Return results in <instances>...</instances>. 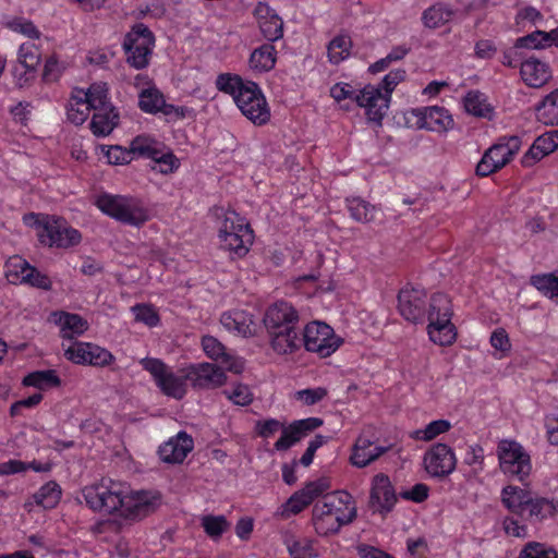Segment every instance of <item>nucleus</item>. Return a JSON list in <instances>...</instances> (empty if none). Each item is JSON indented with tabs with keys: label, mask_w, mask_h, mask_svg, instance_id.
<instances>
[{
	"label": "nucleus",
	"mask_w": 558,
	"mask_h": 558,
	"mask_svg": "<svg viewBox=\"0 0 558 558\" xmlns=\"http://www.w3.org/2000/svg\"><path fill=\"white\" fill-rule=\"evenodd\" d=\"M426 292L416 288H404L398 294L400 315L413 324L428 320L429 339L439 345H450L457 337L456 327L451 323L453 310L451 300L444 293H435L426 310Z\"/></svg>",
	"instance_id": "f257e3e1"
},
{
	"label": "nucleus",
	"mask_w": 558,
	"mask_h": 558,
	"mask_svg": "<svg viewBox=\"0 0 558 558\" xmlns=\"http://www.w3.org/2000/svg\"><path fill=\"white\" fill-rule=\"evenodd\" d=\"M501 501L512 514L521 519L519 521L513 517H507L504 520L505 532L514 537L527 535V527L523 522L536 524L553 517L557 510L553 500L534 496L531 490L513 485L502 488Z\"/></svg>",
	"instance_id": "f03ea898"
},
{
	"label": "nucleus",
	"mask_w": 558,
	"mask_h": 558,
	"mask_svg": "<svg viewBox=\"0 0 558 558\" xmlns=\"http://www.w3.org/2000/svg\"><path fill=\"white\" fill-rule=\"evenodd\" d=\"M300 316L292 304L279 301L270 305L263 318L270 345L278 354H291L301 348Z\"/></svg>",
	"instance_id": "7ed1b4c3"
},
{
	"label": "nucleus",
	"mask_w": 558,
	"mask_h": 558,
	"mask_svg": "<svg viewBox=\"0 0 558 558\" xmlns=\"http://www.w3.org/2000/svg\"><path fill=\"white\" fill-rule=\"evenodd\" d=\"M407 72L403 69L390 71L384 76L380 85H366L355 96V101L360 107L366 109L369 121L380 123L389 107L391 93L396 86L403 82Z\"/></svg>",
	"instance_id": "20e7f679"
},
{
	"label": "nucleus",
	"mask_w": 558,
	"mask_h": 558,
	"mask_svg": "<svg viewBox=\"0 0 558 558\" xmlns=\"http://www.w3.org/2000/svg\"><path fill=\"white\" fill-rule=\"evenodd\" d=\"M23 221L26 226L35 228L41 244H78L82 235L78 230L74 229L69 222L60 216L48 214L29 213L24 215Z\"/></svg>",
	"instance_id": "39448f33"
},
{
	"label": "nucleus",
	"mask_w": 558,
	"mask_h": 558,
	"mask_svg": "<svg viewBox=\"0 0 558 558\" xmlns=\"http://www.w3.org/2000/svg\"><path fill=\"white\" fill-rule=\"evenodd\" d=\"M125 492V484L112 480H101L99 483L85 486L82 489V495L92 510L111 514L120 512Z\"/></svg>",
	"instance_id": "423d86ee"
},
{
	"label": "nucleus",
	"mask_w": 558,
	"mask_h": 558,
	"mask_svg": "<svg viewBox=\"0 0 558 558\" xmlns=\"http://www.w3.org/2000/svg\"><path fill=\"white\" fill-rule=\"evenodd\" d=\"M96 204L104 214L122 223L140 226L148 219L147 211L134 198L104 194L97 198Z\"/></svg>",
	"instance_id": "0eeeda50"
},
{
	"label": "nucleus",
	"mask_w": 558,
	"mask_h": 558,
	"mask_svg": "<svg viewBox=\"0 0 558 558\" xmlns=\"http://www.w3.org/2000/svg\"><path fill=\"white\" fill-rule=\"evenodd\" d=\"M211 214L217 220H221L218 232V238L221 242L254 243L255 235L251 225L238 213L221 206H215L211 209Z\"/></svg>",
	"instance_id": "6e6552de"
},
{
	"label": "nucleus",
	"mask_w": 558,
	"mask_h": 558,
	"mask_svg": "<svg viewBox=\"0 0 558 558\" xmlns=\"http://www.w3.org/2000/svg\"><path fill=\"white\" fill-rule=\"evenodd\" d=\"M301 345L310 351L317 353L320 357L330 356L342 343L333 329L322 322L308 323L302 332Z\"/></svg>",
	"instance_id": "1a4fd4ad"
},
{
	"label": "nucleus",
	"mask_w": 558,
	"mask_h": 558,
	"mask_svg": "<svg viewBox=\"0 0 558 558\" xmlns=\"http://www.w3.org/2000/svg\"><path fill=\"white\" fill-rule=\"evenodd\" d=\"M234 101L243 116L254 124L263 125L269 121L270 111L267 101L256 83L246 81Z\"/></svg>",
	"instance_id": "9d476101"
},
{
	"label": "nucleus",
	"mask_w": 558,
	"mask_h": 558,
	"mask_svg": "<svg viewBox=\"0 0 558 558\" xmlns=\"http://www.w3.org/2000/svg\"><path fill=\"white\" fill-rule=\"evenodd\" d=\"M500 469L505 474L515 476L523 481L531 473L530 456L523 447L514 441L504 439L497 447Z\"/></svg>",
	"instance_id": "9b49d317"
},
{
	"label": "nucleus",
	"mask_w": 558,
	"mask_h": 558,
	"mask_svg": "<svg viewBox=\"0 0 558 558\" xmlns=\"http://www.w3.org/2000/svg\"><path fill=\"white\" fill-rule=\"evenodd\" d=\"M159 506V493L150 490L132 492L126 486L123 505L120 508V515L129 520H141L156 511Z\"/></svg>",
	"instance_id": "f8f14e48"
},
{
	"label": "nucleus",
	"mask_w": 558,
	"mask_h": 558,
	"mask_svg": "<svg viewBox=\"0 0 558 558\" xmlns=\"http://www.w3.org/2000/svg\"><path fill=\"white\" fill-rule=\"evenodd\" d=\"M65 357L82 365L106 366L113 361V355L106 349L89 342L76 341L64 349Z\"/></svg>",
	"instance_id": "ddd939ff"
},
{
	"label": "nucleus",
	"mask_w": 558,
	"mask_h": 558,
	"mask_svg": "<svg viewBox=\"0 0 558 558\" xmlns=\"http://www.w3.org/2000/svg\"><path fill=\"white\" fill-rule=\"evenodd\" d=\"M424 466L433 477L442 478L456 470L457 459L452 449L442 442L434 445L424 454Z\"/></svg>",
	"instance_id": "4468645a"
},
{
	"label": "nucleus",
	"mask_w": 558,
	"mask_h": 558,
	"mask_svg": "<svg viewBox=\"0 0 558 558\" xmlns=\"http://www.w3.org/2000/svg\"><path fill=\"white\" fill-rule=\"evenodd\" d=\"M319 417H307L293 421L289 426L282 427L280 438L275 442L274 448L277 451H286L306 437L310 433L323 425Z\"/></svg>",
	"instance_id": "2eb2a0df"
},
{
	"label": "nucleus",
	"mask_w": 558,
	"mask_h": 558,
	"mask_svg": "<svg viewBox=\"0 0 558 558\" xmlns=\"http://www.w3.org/2000/svg\"><path fill=\"white\" fill-rule=\"evenodd\" d=\"M185 378L196 388H215L222 386L227 376L221 367L211 363H198L187 368Z\"/></svg>",
	"instance_id": "dca6fc26"
},
{
	"label": "nucleus",
	"mask_w": 558,
	"mask_h": 558,
	"mask_svg": "<svg viewBox=\"0 0 558 558\" xmlns=\"http://www.w3.org/2000/svg\"><path fill=\"white\" fill-rule=\"evenodd\" d=\"M397 502L395 488L386 474L379 473L373 477L369 504L380 513H388Z\"/></svg>",
	"instance_id": "f3484780"
},
{
	"label": "nucleus",
	"mask_w": 558,
	"mask_h": 558,
	"mask_svg": "<svg viewBox=\"0 0 558 558\" xmlns=\"http://www.w3.org/2000/svg\"><path fill=\"white\" fill-rule=\"evenodd\" d=\"M194 440L186 432H179L174 437L163 442L158 453L160 459L166 463H181L186 456L193 450Z\"/></svg>",
	"instance_id": "a211bd4d"
},
{
	"label": "nucleus",
	"mask_w": 558,
	"mask_h": 558,
	"mask_svg": "<svg viewBox=\"0 0 558 558\" xmlns=\"http://www.w3.org/2000/svg\"><path fill=\"white\" fill-rule=\"evenodd\" d=\"M12 265L21 268V276L19 277L16 272L8 274L10 283H27L41 290H51L52 283L49 277L31 266L25 259L14 256Z\"/></svg>",
	"instance_id": "6ab92c4d"
},
{
	"label": "nucleus",
	"mask_w": 558,
	"mask_h": 558,
	"mask_svg": "<svg viewBox=\"0 0 558 558\" xmlns=\"http://www.w3.org/2000/svg\"><path fill=\"white\" fill-rule=\"evenodd\" d=\"M202 347L209 359L220 361L227 371L240 374L244 369L243 361L227 352L225 345L215 337L204 336Z\"/></svg>",
	"instance_id": "aec40b11"
},
{
	"label": "nucleus",
	"mask_w": 558,
	"mask_h": 558,
	"mask_svg": "<svg viewBox=\"0 0 558 558\" xmlns=\"http://www.w3.org/2000/svg\"><path fill=\"white\" fill-rule=\"evenodd\" d=\"M263 36L269 41H276L283 35V22L266 3L259 2L254 9Z\"/></svg>",
	"instance_id": "412c9836"
},
{
	"label": "nucleus",
	"mask_w": 558,
	"mask_h": 558,
	"mask_svg": "<svg viewBox=\"0 0 558 558\" xmlns=\"http://www.w3.org/2000/svg\"><path fill=\"white\" fill-rule=\"evenodd\" d=\"M412 113L418 118V128L447 131L453 126L452 117L442 107L416 108Z\"/></svg>",
	"instance_id": "4be33fe9"
},
{
	"label": "nucleus",
	"mask_w": 558,
	"mask_h": 558,
	"mask_svg": "<svg viewBox=\"0 0 558 558\" xmlns=\"http://www.w3.org/2000/svg\"><path fill=\"white\" fill-rule=\"evenodd\" d=\"M343 521L339 517H333L327 496L313 508V524L319 535L337 533L343 525Z\"/></svg>",
	"instance_id": "5701e85b"
},
{
	"label": "nucleus",
	"mask_w": 558,
	"mask_h": 558,
	"mask_svg": "<svg viewBox=\"0 0 558 558\" xmlns=\"http://www.w3.org/2000/svg\"><path fill=\"white\" fill-rule=\"evenodd\" d=\"M520 73L522 80L529 86L536 88L542 87L551 77L548 65L534 57L525 58V60L521 62Z\"/></svg>",
	"instance_id": "b1692460"
},
{
	"label": "nucleus",
	"mask_w": 558,
	"mask_h": 558,
	"mask_svg": "<svg viewBox=\"0 0 558 558\" xmlns=\"http://www.w3.org/2000/svg\"><path fill=\"white\" fill-rule=\"evenodd\" d=\"M95 113L90 121V129L96 136H107L119 124V112L113 106H106L94 109Z\"/></svg>",
	"instance_id": "393cba45"
},
{
	"label": "nucleus",
	"mask_w": 558,
	"mask_h": 558,
	"mask_svg": "<svg viewBox=\"0 0 558 558\" xmlns=\"http://www.w3.org/2000/svg\"><path fill=\"white\" fill-rule=\"evenodd\" d=\"M155 45V37L151 31L143 23L135 24L132 29L125 35L123 40L124 50L144 51L153 49Z\"/></svg>",
	"instance_id": "a878e982"
},
{
	"label": "nucleus",
	"mask_w": 558,
	"mask_h": 558,
	"mask_svg": "<svg viewBox=\"0 0 558 558\" xmlns=\"http://www.w3.org/2000/svg\"><path fill=\"white\" fill-rule=\"evenodd\" d=\"M329 507L333 517L343 519V525L351 523L356 518V507L352 502V496L347 492H336L327 495Z\"/></svg>",
	"instance_id": "bb28decb"
},
{
	"label": "nucleus",
	"mask_w": 558,
	"mask_h": 558,
	"mask_svg": "<svg viewBox=\"0 0 558 558\" xmlns=\"http://www.w3.org/2000/svg\"><path fill=\"white\" fill-rule=\"evenodd\" d=\"M220 323L227 330L244 337L252 336L254 332L252 316L243 311L223 313Z\"/></svg>",
	"instance_id": "cd10ccee"
},
{
	"label": "nucleus",
	"mask_w": 558,
	"mask_h": 558,
	"mask_svg": "<svg viewBox=\"0 0 558 558\" xmlns=\"http://www.w3.org/2000/svg\"><path fill=\"white\" fill-rule=\"evenodd\" d=\"M535 110L538 121L546 125H558V88L544 97Z\"/></svg>",
	"instance_id": "c85d7f7f"
},
{
	"label": "nucleus",
	"mask_w": 558,
	"mask_h": 558,
	"mask_svg": "<svg viewBox=\"0 0 558 558\" xmlns=\"http://www.w3.org/2000/svg\"><path fill=\"white\" fill-rule=\"evenodd\" d=\"M347 208L352 219L363 223L375 220L378 213L375 205L361 197L347 198Z\"/></svg>",
	"instance_id": "c756f323"
},
{
	"label": "nucleus",
	"mask_w": 558,
	"mask_h": 558,
	"mask_svg": "<svg viewBox=\"0 0 558 558\" xmlns=\"http://www.w3.org/2000/svg\"><path fill=\"white\" fill-rule=\"evenodd\" d=\"M453 11L444 3H435L427 8L422 14V22L425 27L435 29L448 23Z\"/></svg>",
	"instance_id": "7c9ffc66"
},
{
	"label": "nucleus",
	"mask_w": 558,
	"mask_h": 558,
	"mask_svg": "<svg viewBox=\"0 0 558 558\" xmlns=\"http://www.w3.org/2000/svg\"><path fill=\"white\" fill-rule=\"evenodd\" d=\"M276 63V49L271 44H264L255 49L250 57V65L259 72L270 71Z\"/></svg>",
	"instance_id": "2f4dec72"
},
{
	"label": "nucleus",
	"mask_w": 558,
	"mask_h": 558,
	"mask_svg": "<svg viewBox=\"0 0 558 558\" xmlns=\"http://www.w3.org/2000/svg\"><path fill=\"white\" fill-rule=\"evenodd\" d=\"M186 380L187 378H185V375L177 376L172 372L168 371L156 385L166 396L180 400L186 393Z\"/></svg>",
	"instance_id": "473e14b6"
},
{
	"label": "nucleus",
	"mask_w": 558,
	"mask_h": 558,
	"mask_svg": "<svg viewBox=\"0 0 558 558\" xmlns=\"http://www.w3.org/2000/svg\"><path fill=\"white\" fill-rule=\"evenodd\" d=\"M138 107L146 113H157L165 105V97L162 93L156 87H148L143 89L138 95Z\"/></svg>",
	"instance_id": "72a5a7b5"
},
{
	"label": "nucleus",
	"mask_w": 558,
	"mask_h": 558,
	"mask_svg": "<svg viewBox=\"0 0 558 558\" xmlns=\"http://www.w3.org/2000/svg\"><path fill=\"white\" fill-rule=\"evenodd\" d=\"M464 108L475 117L489 119L493 111L490 105L486 102L484 94L477 90H471L466 94L464 97Z\"/></svg>",
	"instance_id": "f704fd0d"
},
{
	"label": "nucleus",
	"mask_w": 558,
	"mask_h": 558,
	"mask_svg": "<svg viewBox=\"0 0 558 558\" xmlns=\"http://www.w3.org/2000/svg\"><path fill=\"white\" fill-rule=\"evenodd\" d=\"M162 144L146 135L136 136L130 145V149L133 155H138L140 157H146L151 160L156 159V155L159 154V149Z\"/></svg>",
	"instance_id": "c9c22d12"
},
{
	"label": "nucleus",
	"mask_w": 558,
	"mask_h": 558,
	"mask_svg": "<svg viewBox=\"0 0 558 558\" xmlns=\"http://www.w3.org/2000/svg\"><path fill=\"white\" fill-rule=\"evenodd\" d=\"M286 545L291 558L317 557V551L313 546V542L306 537H287Z\"/></svg>",
	"instance_id": "e433bc0d"
},
{
	"label": "nucleus",
	"mask_w": 558,
	"mask_h": 558,
	"mask_svg": "<svg viewBox=\"0 0 558 558\" xmlns=\"http://www.w3.org/2000/svg\"><path fill=\"white\" fill-rule=\"evenodd\" d=\"M61 498L60 486L56 482H48L34 495L35 502L44 509L53 508Z\"/></svg>",
	"instance_id": "4c0bfd02"
},
{
	"label": "nucleus",
	"mask_w": 558,
	"mask_h": 558,
	"mask_svg": "<svg viewBox=\"0 0 558 558\" xmlns=\"http://www.w3.org/2000/svg\"><path fill=\"white\" fill-rule=\"evenodd\" d=\"M61 323V337L63 339H72L74 336L84 333L88 324L77 314H64Z\"/></svg>",
	"instance_id": "58836bf2"
},
{
	"label": "nucleus",
	"mask_w": 558,
	"mask_h": 558,
	"mask_svg": "<svg viewBox=\"0 0 558 558\" xmlns=\"http://www.w3.org/2000/svg\"><path fill=\"white\" fill-rule=\"evenodd\" d=\"M23 385L44 389L47 387L59 386L60 378L57 376L54 371H37L25 376Z\"/></svg>",
	"instance_id": "ea45409f"
},
{
	"label": "nucleus",
	"mask_w": 558,
	"mask_h": 558,
	"mask_svg": "<svg viewBox=\"0 0 558 558\" xmlns=\"http://www.w3.org/2000/svg\"><path fill=\"white\" fill-rule=\"evenodd\" d=\"M352 46V40L349 36H336L328 45L329 61L333 64L340 63L349 57V49Z\"/></svg>",
	"instance_id": "a19ab883"
},
{
	"label": "nucleus",
	"mask_w": 558,
	"mask_h": 558,
	"mask_svg": "<svg viewBox=\"0 0 558 558\" xmlns=\"http://www.w3.org/2000/svg\"><path fill=\"white\" fill-rule=\"evenodd\" d=\"M202 526L210 538L217 539L229 530L230 523L225 515L208 514L202 518Z\"/></svg>",
	"instance_id": "79ce46f5"
},
{
	"label": "nucleus",
	"mask_w": 558,
	"mask_h": 558,
	"mask_svg": "<svg viewBox=\"0 0 558 558\" xmlns=\"http://www.w3.org/2000/svg\"><path fill=\"white\" fill-rule=\"evenodd\" d=\"M451 427V424L447 420H436L428 423L425 428L414 430L411 435L412 438L429 441L436 438L438 435L448 432Z\"/></svg>",
	"instance_id": "37998d69"
},
{
	"label": "nucleus",
	"mask_w": 558,
	"mask_h": 558,
	"mask_svg": "<svg viewBox=\"0 0 558 558\" xmlns=\"http://www.w3.org/2000/svg\"><path fill=\"white\" fill-rule=\"evenodd\" d=\"M531 284L549 298H558V276L553 274L531 277Z\"/></svg>",
	"instance_id": "c03bdc74"
},
{
	"label": "nucleus",
	"mask_w": 558,
	"mask_h": 558,
	"mask_svg": "<svg viewBox=\"0 0 558 558\" xmlns=\"http://www.w3.org/2000/svg\"><path fill=\"white\" fill-rule=\"evenodd\" d=\"M80 93L84 95V99H86L93 110L110 106L107 102L108 88L106 87V84L95 83L92 84L86 92L81 89Z\"/></svg>",
	"instance_id": "a18cd8bd"
},
{
	"label": "nucleus",
	"mask_w": 558,
	"mask_h": 558,
	"mask_svg": "<svg viewBox=\"0 0 558 558\" xmlns=\"http://www.w3.org/2000/svg\"><path fill=\"white\" fill-rule=\"evenodd\" d=\"M93 108L88 105L86 99L76 98L70 100L68 106V119L75 125L83 124Z\"/></svg>",
	"instance_id": "49530a36"
},
{
	"label": "nucleus",
	"mask_w": 558,
	"mask_h": 558,
	"mask_svg": "<svg viewBox=\"0 0 558 558\" xmlns=\"http://www.w3.org/2000/svg\"><path fill=\"white\" fill-rule=\"evenodd\" d=\"M245 83L239 75L222 73L217 76L216 86L220 92L230 94L233 99L238 96V93L245 86Z\"/></svg>",
	"instance_id": "de8ad7c7"
},
{
	"label": "nucleus",
	"mask_w": 558,
	"mask_h": 558,
	"mask_svg": "<svg viewBox=\"0 0 558 558\" xmlns=\"http://www.w3.org/2000/svg\"><path fill=\"white\" fill-rule=\"evenodd\" d=\"M19 61L23 69H27L31 72H36L37 65L40 62L38 48L29 44L21 45L19 50Z\"/></svg>",
	"instance_id": "09e8293b"
},
{
	"label": "nucleus",
	"mask_w": 558,
	"mask_h": 558,
	"mask_svg": "<svg viewBox=\"0 0 558 558\" xmlns=\"http://www.w3.org/2000/svg\"><path fill=\"white\" fill-rule=\"evenodd\" d=\"M547 32L535 31L526 36L520 37L515 40V48H531V49H543L548 47Z\"/></svg>",
	"instance_id": "8fccbe9b"
},
{
	"label": "nucleus",
	"mask_w": 558,
	"mask_h": 558,
	"mask_svg": "<svg viewBox=\"0 0 558 558\" xmlns=\"http://www.w3.org/2000/svg\"><path fill=\"white\" fill-rule=\"evenodd\" d=\"M308 505V500L298 490L282 505L280 514L282 518L288 519L291 515L300 513Z\"/></svg>",
	"instance_id": "3c124183"
},
{
	"label": "nucleus",
	"mask_w": 558,
	"mask_h": 558,
	"mask_svg": "<svg viewBox=\"0 0 558 558\" xmlns=\"http://www.w3.org/2000/svg\"><path fill=\"white\" fill-rule=\"evenodd\" d=\"M223 395L236 405L245 407L253 401V393L248 386L236 384L231 390H225Z\"/></svg>",
	"instance_id": "603ef678"
},
{
	"label": "nucleus",
	"mask_w": 558,
	"mask_h": 558,
	"mask_svg": "<svg viewBox=\"0 0 558 558\" xmlns=\"http://www.w3.org/2000/svg\"><path fill=\"white\" fill-rule=\"evenodd\" d=\"M519 558H557V553L544 544L529 543L520 553Z\"/></svg>",
	"instance_id": "864d4df0"
},
{
	"label": "nucleus",
	"mask_w": 558,
	"mask_h": 558,
	"mask_svg": "<svg viewBox=\"0 0 558 558\" xmlns=\"http://www.w3.org/2000/svg\"><path fill=\"white\" fill-rule=\"evenodd\" d=\"M154 161L160 165V172L163 174L172 173L180 166V160L171 150H165L163 146L159 149V154L156 155Z\"/></svg>",
	"instance_id": "5fc2aeb1"
},
{
	"label": "nucleus",
	"mask_w": 558,
	"mask_h": 558,
	"mask_svg": "<svg viewBox=\"0 0 558 558\" xmlns=\"http://www.w3.org/2000/svg\"><path fill=\"white\" fill-rule=\"evenodd\" d=\"M132 311L137 322H142L149 327L157 326L159 323V316L150 305L137 304L132 307Z\"/></svg>",
	"instance_id": "6e6d98bb"
},
{
	"label": "nucleus",
	"mask_w": 558,
	"mask_h": 558,
	"mask_svg": "<svg viewBox=\"0 0 558 558\" xmlns=\"http://www.w3.org/2000/svg\"><path fill=\"white\" fill-rule=\"evenodd\" d=\"M327 393L328 391L324 387L308 388L296 391L294 398L306 405H313L322 401Z\"/></svg>",
	"instance_id": "4d7b16f0"
},
{
	"label": "nucleus",
	"mask_w": 558,
	"mask_h": 558,
	"mask_svg": "<svg viewBox=\"0 0 558 558\" xmlns=\"http://www.w3.org/2000/svg\"><path fill=\"white\" fill-rule=\"evenodd\" d=\"M534 148L543 153V155H549L558 148V131H550L538 136L534 141Z\"/></svg>",
	"instance_id": "13d9d810"
},
{
	"label": "nucleus",
	"mask_w": 558,
	"mask_h": 558,
	"mask_svg": "<svg viewBox=\"0 0 558 558\" xmlns=\"http://www.w3.org/2000/svg\"><path fill=\"white\" fill-rule=\"evenodd\" d=\"M142 367L147 371L157 384L169 371L168 366L159 359L144 357L140 361Z\"/></svg>",
	"instance_id": "bf43d9fd"
},
{
	"label": "nucleus",
	"mask_w": 558,
	"mask_h": 558,
	"mask_svg": "<svg viewBox=\"0 0 558 558\" xmlns=\"http://www.w3.org/2000/svg\"><path fill=\"white\" fill-rule=\"evenodd\" d=\"M329 488V484L326 480L319 478L316 481L308 482L305 487L299 490L302 496L308 500L311 505L312 501L323 495Z\"/></svg>",
	"instance_id": "052dcab7"
},
{
	"label": "nucleus",
	"mask_w": 558,
	"mask_h": 558,
	"mask_svg": "<svg viewBox=\"0 0 558 558\" xmlns=\"http://www.w3.org/2000/svg\"><path fill=\"white\" fill-rule=\"evenodd\" d=\"M507 165V159H500V161L494 160L493 158H486V154L484 153L482 159L478 161L476 166V174L478 177H487L492 173L497 172L501 168Z\"/></svg>",
	"instance_id": "680f3d73"
},
{
	"label": "nucleus",
	"mask_w": 558,
	"mask_h": 558,
	"mask_svg": "<svg viewBox=\"0 0 558 558\" xmlns=\"http://www.w3.org/2000/svg\"><path fill=\"white\" fill-rule=\"evenodd\" d=\"M106 157L111 165H126L133 158L131 149H125L121 146H110L106 150Z\"/></svg>",
	"instance_id": "e2e57ef3"
},
{
	"label": "nucleus",
	"mask_w": 558,
	"mask_h": 558,
	"mask_svg": "<svg viewBox=\"0 0 558 558\" xmlns=\"http://www.w3.org/2000/svg\"><path fill=\"white\" fill-rule=\"evenodd\" d=\"M65 66L53 56L48 58L43 72V80L47 83L57 82L62 75Z\"/></svg>",
	"instance_id": "0e129e2a"
},
{
	"label": "nucleus",
	"mask_w": 558,
	"mask_h": 558,
	"mask_svg": "<svg viewBox=\"0 0 558 558\" xmlns=\"http://www.w3.org/2000/svg\"><path fill=\"white\" fill-rule=\"evenodd\" d=\"M124 51L126 53V62L134 69L142 70L149 64L151 49H146L144 51H136L134 49Z\"/></svg>",
	"instance_id": "69168bd1"
},
{
	"label": "nucleus",
	"mask_w": 558,
	"mask_h": 558,
	"mask_svg": "<svg viewBox=\"0 0 558 558\" xmlns=\"http://www.w3.org/2000/svg\"><path fill=\"white\" fill-rule=\"evenodd\" d=\"M282 427H283V424L280 423L276 418H269V420L256 422L257 433L263 438H269L279 430L282 432Z\"/></svg>",
	"instance_id": "338daca9"
},
{
	"label": "nucleus",
	"mask_w": 558,
	"mask_h": 558,
	"mask_svg": "<svg viewBox=\"0 0 558 558\" xmlns=\"http://www.w3.org/2000/svg\"><path fill=\"white\" fill-rule=\"evenodd\" d=\"M545 427L548 441L558 446V410L545 416Z\"/></svg>",
	"instance_id": "774afa93"
}]
</instances>
